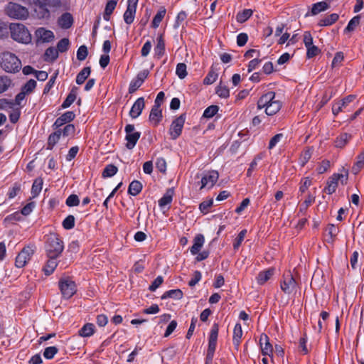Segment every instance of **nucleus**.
Segmentation results:
<instances>
[{"label":"nucleus","mask_w":364,"mask_h":364,"mask_svg":"<svg viewBox=\"0 0 364 364\" xmlns=\"http://www.w3.org/2000/svg\"><path fill=\"white\" fill-rule=\"evenodd\" d=\"M39 18H48L50 17V9H56L61 6L60 0H37Z\"/></svg>","instance_id":"4"},{"label":"nucleus","mask_w":364,"mask_h":364,"mask_svg":"<svg viewBox=\"0 0 364 364\" xmlns=\"http://www.w3.org/2000/svg\"><path fill=\"white\" fill-rule=\"evenodd\" d=\"M124 131L126 132L125 139L127 140L126 147L129 149H132L140 138L141 133L135 131L133 124H127L124 128Z\"/></svg>","instance_id":"10"},{"label":"nucleus","mask_w":364,"mask_h":364,"mask_svg":"<svg viewBox=\"0 0 364 364\" xmlns=\"http://www.w3.org/2000/svg\"><path fill=\"white\" fill-rule=\"evenodd\" d=\"M247 234V230L244 229L240 232L237 237L235 238L233 242V248L237 250L241 245Z\"/></svg>","instance_id":"53"},{"label":"nucleus","mask_w":364,"mask_h":364,"mask_svg":"<svg viewBox=\"0 0 364 364\" xmlns=\"http://www.w3.org/2000/svg\"><path fill=\"white\" fill-rule=\"evenodd\" d=\"M341 180L342 183H346L348 180V171L345 174L334 173L327 181L324 191L328 194L333 193L338 187V182Z\"/></svg>","instance_id":"8"},{"label":"nucleus","mask_w":364,"mask_h":364,"mask_svg":"<svg viewBox=\"0 0 364 364\" xmlns=\"http://www.w3.org/2000/svg\"><path fill=\"white\" fill-rule=\"evenodd\" d=\"M80 203V199L75 194L70 195L65 201V204L69 207L77 206Z\"/></svg>","instance_id":"57"},{"label":"nucleus","mask_w":364,"mask_h":364,"mask_svg":"<svg viewBox=\"0 0 364 364\" xmlns=\"http://www.w3.org/2000/svg\"><path fill=\"white\" fill-rule=\"evenodd\" d=\"M360 20V16L359 15L354 16L350 21L348 22L346 28H345V32H350L355 30V28L359 25Z\"/></svg>","instance_id":"44"},{"label":"nucleus","mask_w":364,"mask_h":364,"mask_svg":"<svg viewBox=\"0 0 364 364\" xmlns=\"http://www.w3.org/2000/svg\"><path fill=\"white\" fill-rule=\"evenodd\" d=\"M75 132V127L73 124H68L61 129V135L63 136H73Z\"/></svg>","instance_id":"47"},{"label":"nucleus","mask_w":364,"mask_h":364,"mask_svg":"<svg viewBox=\"0 0 364 364\" xmlns=\"http://www.w3.org/2000/svg\"><path fill=\"white\" fill-rule=\"evenodd\" d=\"M77 97V88L73 87L69 95L67 96L66 99L62 104L63 108L69 107L75 100Z\"/></svg>","instance_id":"37"},{"label":"nucleus","mask_w":364,"mask_h":364,"mask_svg":"<svg viewBox=\"0 0 364 364\" xmlns=\"http://www.w3.org/2000/svg\"><path fill=\"white\" fill-rule=\"evenodd\" d=\"M161 119H162V111H161V107H156L153 106L151 109L149 117V122H151V124L153 126L156 127L161 122Z\"/></svg>","instance_id":"20"},{"label":"nucleus","mask_w":364,"mask_h":364,"mask_svg":"<svg viewBox=\"0 0 364 364\" xmlns=\"http://www.w3.org/2000/svg\"><path fill=\"white\" fill-rule=\"evenodd\" d=\"M58 56V52L56 48L50 47L48 48L45 53V60L46 61H53Z\"/></svg>","instance_id":"42"},{"label":"nucleus","mask_w":364,"mask_h":364,"mask_svg":"<svg viewBox=\"0 0 364 364\" xmlns=\"http://www.w3.org/2000/svg\"><path fill=\"white\" fill-rule=\"evenodd\" d=\"M91 72L90 67L84 68L76 77V83L77 85H82L85 80L88 77Z\"/></svg>","instance_id":"36"},{"label":"nucleus","mask_w":364,"mask_h":364,"mask_svg":"<svg viewBox=\"0 0 364 364\" xmlns=\"http://www.w3.org/2000/svg\"><path fill=\"white\" fill-rule=\"evenodd\" d=\"M138 0H128L127 8L124 14V20L126 23H133L135 17Z\"/></svg>","instance_id":"13"},{"label":"nucleus","mask_w":364,"mask_h":364,"mask_svg":"<svg viewBox=\"0 0 364 364\" xmlns=\"http://www.w3.org/2000/svg\"><path fill=\"white\" fill-rule=\"evenodd\" d=\"M58 23L60 28L68 29L72 26L73 18L70 13H65L58 18Z\"/></svg>","instance_id":"21"},{"label":"nucleus","mask_w":364,"mask_h":364,"mask_svg":"<svg viewBox=\"0 0 364 364\" xmlns=\"http://www.w3.org/2000/svg\"><path fill=\"white\" fill-rule=\"evenodd\" d=\"M45 250L48 257H58L64 250V244L56 233L46 235Z\"/></svg>","instance_id":"1"},{"label":"nucleus","mask_w":364,"mask_h":364,"mask_svg":"<svg viewBox=\"0 0 364 364\" xmlns=\"http://www.w3.org/2000/svg\"><path fill=\"white\" fill-rule=\"evenodd\" d=\"M117 171L118 168L116 166L113 164H109L106 166L105 168H104L102 172V176L104 178L112 177L117 173Z\"/></svg>","instance_id":"43"},{"label":"nucleus","mask_w":364,"mask_h":364,"mask_svg":"<svg viewBox=\"0 0 364 364\" xmlns=\"http://www.w3.org/2000/svg\"><path fill=\"white\" fill-rule=\"evenodd\" d=\"M75 217L72 215L67 216L62 223V225L65 230H70L75 227Z\"/></svg>","instance_id":"48"},{"label":"nucleus","mask_w":364,"mask_h":364,"mask_svg":"<svg viewBox=\"0 0 364 364\" xmlns=\"http://www.w3.org/2000/svg\"><path fill=\"white\" fill-rule=\"evenodd\" d=\"M142 190V185L139 181H133L129 186L128 193L132 196H137Z\"/></svg>","instance_id":"35"},{"label":"nucleus","mask_w":364,"mask_h":364,"mask_svg":"<svg viewBox=\"0 0 364 364\" xmlns=\"http://www.w3.org/2000/svg\"><path fill=\"white\" fill-rule=\"evenodd\" d=\"M218 109H219L218 106L210 105L205 109L203 116L205 118H211L215 114H216V113L218 112Z\"/></svg>","instance_id":"52"},{"label":"nucleus","mask_w":364,"mask_h":364,"mask_svg":"<svg viewBox=\"0 0 364 364\" xmlns=\"http://www.w3.org/2000/svg\"><path fill=\"white\" fill-rule=\"evenodd\" d=\"M15 107V103L11 101H9L6 99L0 100V109L6 111H9L11 109H14Z\"/></svg>","instance_id":"58"},{"label":"nucleus","mask_w":364,"mask_h":364,"mask_svg":"<svg viewBox=\"0 0 364 364\" xmlns=\"http://www.w3.org/2000/svg\"><path fill=\"white\" fill-rule=\"evenodd\" d=\"M218 76V74L215 71L211 70L204 78L203 83L205 85H211L216 81Z\"/></svg>","instance_id":"51"},{"label":"nucleus","mask_w":364,"mask_h":364,"mask_svg":"<svg viewBox=\"0 0 364 364\" xmlns=\"http://www.w3.org/2000/svg\"><path fill=\"white\" fill-rule=\"evenodd\" d=\"M57 258L58 257H48V259L43 268V271L46 275L51 274L55 269L58 266Z\"/></svg>","instance_id":"26"},{"label":"nucleus","mask_w":364,"mask_h":364,"mask_svg":"<svg viewBox=\"0 0 364 364\" xmlns=\"http://www.w3.org/2000/svg\"><path fill=\"white\" fill-rule=\"evenodd\" d=\"M328 8V4L325 1H320L313 4L311 14L316 15L321 11H324Z\"/></svg>","instance_id":"40"},{"label":"nucleus","mask_w":364,"mask_h":364,"mask_svg":"<svg viewBox=\"0 0 364 364\" xmlns=\"http://www.w3.org/2000/svg\"><path fill=\"white\" fill-rule=\"evenodd\" d=\"M36 81L31 79L21 88V90L27 95L31 93L36 87Z\"/></svg>","instance_id":"49"},{"label":"nucleus","mask_w":364,"mask_h":364,"mask_svg":"<svg viewBox=\"0 0 364 364\" xmlns=\"http://www.w3.org/2000/svg\"><path fill=\"white\" fill-rule=\"evenodd\" d=\"M183 297V292L181 289H171L164 292L161 296V299H166L167 298H172L174 299H181Z\"/></svg>","instance_id":"32"},{"label":"nucleus","mask_w":364,"mask_h":364,"mask_svg":"<svg viewBox=\"0 0 364 364\" xmlns=\"http://www.w3.org/2000/svg\"><path fill=\"white\" fill-rule=\"evenodd\" d=\"M6 13L9 17L16 19H26L28 16V11L26 7L13 2L7 4Z\"/></svg>","instance_id":"5"},{"label":"nucleus","mask_w":364,"mask_h":364,"mask_svg":"<svg viewBox=\"0 0 364 364\" xmlns=\"http://www.w3.org/2000/svg\"><path fill=\"white\" fill-rule=\"evenodd\" d=\"M326 231L328 232V235L330 237V238L328 239V241L333 242L334 240L335 237L338 234L339 229L335 225L330 224L328 225V227L326 228Z\"/></svg>","instance_id":"46"},{"label":"nucleus","mask_w":364,"mask_h":364,"mask_svg":"<svg viewBox=\"0 0 364 364\" xmlns=\"http://www.w3.org/2000/svg\"><path fill=\"white\" fill-rule=\"evenodd\" d=\"M58 287L63 297L65 299L71 298L77 291L75 282L68 277L61 278L58 282Z\"/></svg>","instance_id":"6"},{"label":"nucleus","mask_w":364,"mask_h":364,"mask_svg":"<svg viewBox=\"0 0 364 364\" xmlns=\"http://www.w3.org/2000/svg\"><path fill=\"white\" fill-rule=\"evenodd\" d=\"M262 158H263V155L262 154H257V156H255V157L254 158L252 161L250 163L249 168L247 169V176H252V172L256 169V168L257 166L258 161L262 160Z\"/></svg>","instance_id":"45"},{"label":"nucleus","mask_w":364,"mask_h":364,"mask_svg":"<svg viewBox=\"0 0 364 364\" xmlns=\"http://www.w3.org/2000/svg\"><path fill=\"white\" fill-rule=\"evenodd\" d=\"M117 6V1L114 0H109L107 1L105 13H104V19L105 21H109L110 18V16L112 14L113 11L114 10L115 7Z\"/></svg>","instance_id":"34"},{"label":"nucleus","mask_w":364,"mask_h":364,"mask_svg":"<svg viewBox=\"0 0 364 364\" xmlns=\"http://www.w3.org/2000/svg\"><path fill=\"white\" fill-rule=\"evenodd\" d=\"M216 93L220 97L227 98L230 95V90L226 86L220 85L217 87Z\"/></svg>","instance_id":"61"},{"label":"nucleus","mask_w":364,"mask_h":364,"mask_svg":"<svg viewBox=\"0 0 364 364\" xmlns=\"http://www.w3.org/2000/svg\"><path fill=\"white\" fill-rule=\"evenodd\" d=\"M186 119V114H182L172 122L169 129V134L172 139H176L181 134Z\"/></svg>","instance_id":"11"},{"label":"nucleus","mask_w":364,"mask_h":364,"mask_svg":"<svg viewBox=\"0 0 364 364\" xmlns=\"http://www.w3.org/2000/svg\"><path fill=\"white\" fill-rule=\"evenodd\" d=\"M274 274L273 269L260 272L257 277V282L259 285L265 284Z\"/></svg>","instance_id":"23"},{"label":"nucleus","mask_w":364,"mask_h":364,"mask_svg":"<svg viewBox=\"0 0 364 364\" xmlns=\"http://www.w3.org/2000/svg\"><path fill=\"white\" fill-rule=\"evenodd\" d=\"M253 14L252 9H244L242 11L237 13L236 20L239 23H244L248 20Z\"/></svg>","instance_id":"39"},{"label":"nucleus","mask_w":364,"mask_h":364,"mask_svg":"<svg viewBox=\"0 0 364 364\" xmlns=\"http://www.w3.org/2000/svg\"><path fill=\"white\" fill-rule=\"evenodd\" d=\"M58 352V349L55 346L47 347L43 352V356L46 359H52Z\"/></svg>","instance_id":"56"},{"label":"nucleus","mask_w":364,"mask_h":364,"mask_svg":"<svg viewBox=\"0 0 364 364\" xmlns=\"http://www.w3.org/2000/svg\"><path fill=\"white\" fill-rule=\"evenodd\" d=\"M36 36L38 40L45 43L50 42L54 38L53 33L50 30H46L44 28H39L36 31Z\"/></svg>","instance_id":"19"},{"label":"nucleus","mask_w":364,"mask_h":364,"mask_svg":"<svg viewBox=\"0 0 364 364\" xmlns=\"http://www.w3.org/2000/svg\"><path fill=\"white\" fill-rule=\"evenodd\" d=\"M204 241L205 239L203 235H196L193 240V245L190 249L191 253L193 255L198 254L203 247Z\"/></svg>","instance_id":"22"},{"label":"nucleus","mask_w":364,"mask_h":364,"mask_svg":"<svg viewBox=\"0 0 364 364\" xmlns=\"http://www.w3.org/2000/svg\"><path fill=\"white\" fill-rule=\"evenodd\" d=\"M338 15L337 14H331V15L324 17L321 19L318 22L319 26H328L334 23L338 19Z\"/></svg>","instance_id":"31"},{"label":"nucleus","mask_w":364,"mask_h":364,"mask_svg":"<svg viewBox=\"0 0 364 364\" xmlns=\"http://www.w3.org/2000/svg\"><path fill=\"white\" fill-rule=\"evenodd\" d=\"M166 9L164 8L161 9L154 16L152 21V27L156 28L159 26L161 22L166 15Z\"/></svg>","instance_id":"38"},{"label":"nucleus","mask_w":364,"mask_h":364,"mask_svg":"<svg viewBox=\"0 0 364 364\" xmlns=\"http://www.w3.org/2000/svg\"><path fill=\"white\" fill-rule=\"evenodd\" d=\"M282 105V102L277 98V100L272 102V105L270 106L267 107V108L264 109L265 113L269 116L277 114L280 110Z\"/></svg>","instance_id":"25"},{"label":"nucleus","mask_w":364,"mask_h":364,"mask_svg":"<svg viewBox=\"0 0 364 364\" xmlns=\"http://www.w3.org/2000/svg\"><path fill=\"white\" fill-rule=\"evenodd\" d=\"M355 99V95H350L343 98L341 101L334 102L332 106L333 114L334 115H337L339 112L343 111V108H345L349 103L353 102Z\"/></svg>","instance_id":"15"},{"label":"nucleus","mask_w":364,"mask_h":364,"mask_svg":"<svg viewBox=\"0 0 364 364\" xmlns=\"http://www.w3.org/2000/svg\"><path fill=\"white\" fill-rule=\"evenodd\" d=\"M242 336V329L240 323H236L233 329L232 342L234 346L237 348L240 344Z\"/></svg>","instance_id":"24"},{"label":"nucleus","mask_w":364,"mask_h":364,"mask_svg":"<svg viewBox=\"0 0 364 364\" xmlns=\"http://www.w3.org/2000/svg\"><path fill=\"white\" fill-rule=\"evenodd\" d=\"M280 288L286 294H291L296 291V282L290 272L284 274L280 282Z\"/></svg>","instance_id":"9"},{"label":"nucleus","mask_w":364,"mask_h":364,"mask_svg":"<svg viewBox=\"0 0 364 364\" xmlns=\"http://www.w3.org/2000/svg\"><path fill=\"white\" fill-rule=\"evenodd\" d=\"M11 80L7 77H0V94L3 93L10 87Z\"/></svg>","instance_id":"54"},{"label":"nucleus","mask_w":364,"mask_h":364,"mask_svg":"<svg viewBox=\"0 0 364 364\" xmlns=\"http://www.w3.org/2000/svg\"><path fill=\"white\" fill-rule=\"evenodd\" d=\"M218 178L219 173L216 171H209L204 173L200 180L201 186L200 189L204 188L209 189L212 188L218 180Z\"/></svg>","instance_id":"12"},{"label":"nucleus","mask_w":364,"mask_h":364,"mask_svg":"<svg viewBox=\"0 0 364 364\" xmlns=\"http://www.w3.org/2000/svg\"><path fill=\"white\" fill-rule=\"evenodd\" d=\"M36 251V247L33 245H29L22 249L16 257L15 265L18 268H22L31 259Z\"/></svg>","instance_id":"7"},{"label":"nucleus","mask_w":364,"mask_h":364,"mask_svg":"<svg viewBox=\"0 0 364 364\" xmlns=\"http://www.w3.org/2000/svg\"><path fill=\"white\" fill-rule=\"evenodd\" d=\"M75 117V114L73 112L68 111L56 119L53 124V127L54 129H60V127L73 121Z\"/></svg>","instance_id":"17"},{"label":"nucleus","mask_w":364,"mask_h":364,"mask_svg":"<svg viewBox=\"0 0 364 364\" xmlns=\"http://www.w3.org/2000/svg\"><path fill=\"white\" fill-rule=\"evenodd\" d=\"M259 343L262 350V353L264 355L272 356L274 351V348L272 344L269 343V339L267 334H261L259 338Z\"/></svg>","instance_id":"16"},{"label":"nucleus","mask_w":364,"mask_h":364,"mask_svg":"<svg viewBox=\"0 0 364 364\" xmlns=\"http://www.w3.org/2000/svg\"><path fill=\"white\" fill-rule=\"evenodd\" d=\"M69 47V40L68 38L61 39L57 44L58 52L63 53L65 52Z\"/></svg>","instance_id":"60"},{"label":"nucleus","mask_w":364,"mask_h":364,"mask_svg":"<svg viewBox=\"0 0 364 364\" xmlns=\"http://www.w3.org/2000/svg\"><path fill=\"white\" fill-rule=\"evenodd\" d=\"M176 73L180 79L185 78L187 75L186 65L183 63H178L176 66Z\"/></svg>","instance_id":"50"},{"label":"nucleus","mask_w":364,"mask_h":364,"mask_svg":"<svg viewBox=\"0 0 364 364\" xmlns=\"http://www.w3.org/2000/svg\"><path fill=\"white\" fill-rule=\"evenodd\" d=\"M219 327L218 323H214L212 326L208 342L217 343Z\"/></svg>","instance_id":"59"},{"label":"nucleus","mask_w":364,"mask_h":364,"mask_svg":"<svg viewBox=\"0 0 364 364\" xmlns=\"http://www.w3.org/2000/svg\"><path fill=\"white\" fill-rule=\"evenodd\" d=\"M217 343L208 342V348L207 351L206 362H211L216 348Z\"/></svg>","instance_id":"55"},{"label":"nucleus","mask_w":364,"mask_h":364,"mask_svg":"<svg viewBox=\"0 0 364 364\" xmlns=\"http://www.w3.org/2000/svg\"><path fill=\"white\" fill-rule=\"evenodd\" d=\"M43 179L37 178L34 180L31 188V195L33 198L37 197L42 190Z\"/></svg>","instance_id":"33"},{"label":"nucleus","mask_w":364,"mask_h":364,"mask_svg":"<svg viewBox=\"0 0 364 364\" xmlns=\"http://www.w3.org/2000/svg\"><path fill=\"white\" fill-rule=\"evenodd\" d=\"M277 100L276 94L274 92H268L262 95L257 101V109H266L267 107L272 105V102Z\"/></svg>","instance_id":"14"},{"label":"nucleus","mask_w":364,"mask_h":364,"mask_svg":"<svg viewBox=\"0 0 364 364\" xmlns=\"http://www.w3.org/2000/svg\"><path fill=\"white\" fill-rule=\"evenodd\" d=\"M55 132L50 134L48 139V149H52L56 143L59 141L61 136V129H57Z\"/></svg>","instance_id":"28"},{"label":"nucleus","mask_w":364,"mask_h":364,"mask_svg":"<svg viewBox=\"0 0 364 364\" xmlns=\"http://www.w3.org/2000/svg\"><path fill=\"white\" fill-rule=\"evenodd\" d=\"M351 139V136L347 133L339 135L335 140V146L337 148L344 147Z\"/></svg>","instance_id":"29"},{"label":"nucleus","mask_w":364,"mask_h":364,"mask_svg":"<svg viewBox=\"0 0 364 364\" xmlns=\"http://www.w3.org/2000/svg\"><path fill=\"white\" fill-rule=\"evenodd\" d=\"M173 190L172 188L168 189L163 197L159 200V205L161 208H164L170 204L173 200Z\"/></svg>","instance_id":"27"},{"label":"nucleus","mask_w":364,"mask_h":364,"mask_svg":"<svg viewBox=\"0 0 364 364\" xmlns=\"http://www.w3.org/2000/svg\"><path fill=\"white\" fill-rule=\"evenodd\" d=\"M165 43L163 36L160 35L157 38V44L154 48L155 54L158 56H161L164 53Z\"/></svg>","instance_id":"41"},{"label":"nucleus","mask_w":364,"mask_h":364,"mask_svg":"<svg viewBox=\"0 0 364 364\" xmlns=\"http://www.w3.org/2000/svg\"><path fill=\"white\" fill-rule=\"evenodd\" d=\"M143 83L136 78L133 79L129 86V93L132 94L135 92Z\"/></svg>","instance_id":"62"},{"label":"nucleus","mask_w":364,"mask_h":364,"mask_svg":"<svg viewBox=\"0 0 364 364\" xmlns=\"http://www.w3.org/2000/svg\"><path fill=\"white\" fill-rule=\"evenodd\" d=\"M88 54L87 48L85 46H81L77 49V60L82 61L84 60Z\"/></svg>","instance_id":"63"},{"label":"nucleus","mask_w":364,"mask_h":364,"mask_svg":"<svg viewBox=\"0 0 364 364\" xmlns=\"http://www.w3.org/2000/svg\"><path fill=\"white\" fill-rule=\"evenodd\" d=\"M13 40L21 43L28 44L31 41V35L26 27L19 23H12L9 26Z\"/></svg>","instance_id":"3"},{"label":"nucleus","mask_w":364,"mask_h":364,"mask_svg":"<svg viewBox=\"0 0 364 364\" xmlns=\"http://www.w3.org/2000/svg\"><path fill=\"white\" fill-rule=\"evenodd\" d=\"M144 107L145 102L144 97H139L133 104L129 112V116L133 119L137 118L141 114Z\"/></svg>","instance_id":"18"},{"label":"nucleus","mask_w":364,"mask_h":364,"mask_svg":"<svg viewBox=\"0 0 364 364\" xmlns=\"http://www.w3.org/2000/svg\"><path fill=\"white\" fill-rule=\"evenodd\" d=\"M0 65L4 71L15 73L21 68V62L14 53L5 51L0 54Z\"/></svg>","instance_id":"2"},{"label":"nucleus","mask_w":364,"mask_h":364,"mask_svg":"<svg viewBox=\"0 0 364 364\" xmlns=\"http://www.w3.org/2000/svg\"><path fill=\"white\" fill-rule=\"evenodd\" d=\"M306 50H307L306 57L308 58H311L316 56L320 52V50L318 49V48L317 46H314V44L309 46V48H306Z\"/></svg>","instance_id":"64"},{"label":"nucleus","mask_w":364,"mask_h":364,"mask_svg":"<svg viewBox=\"0 0 364 364\" xmlns=\"http://www.w3.org/2000/svg\"><path fill=\"white\" fill-rule=\"evenodd\" d=\"M95 332V326L92 323H88L84 325L79 330V335L82 337H90Z\"/></svg>","instance_id":"30"}]
</instances>
